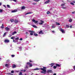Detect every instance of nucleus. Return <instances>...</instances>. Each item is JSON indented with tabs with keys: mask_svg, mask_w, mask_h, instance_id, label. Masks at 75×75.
Segmentation results:
<instances>
[{
	"mask_svg": "<svg viewBox=\"0 0 75 75\" xmlns=\"http://www.w3.org/2000/svg\"><path fill=\"white\" fill-rule=\"evenodd\" d=\"M47 68L46 67H43V68H41L40 69L41 70H42V71L41 72V73L42 74H46V73L45 72H46V69Z\"/></svg>",
	"mask_w": 75,
	"mask_h": 75,
	"instance_id": "nucleus-1",
	"label": "nucleus"
},
{
	"mask_svg": "<svg viewBox=\"0 0 75 75\" xmlns=\"http://www.w3.org/2000/svg\"><path fill=\"white\" fill-rule=\"evenodd\" d=\"M26 64L29 65L30 67H33L32 64L30 63V62H27L26 63Z\"/></svg>",
	"mask_w": 75,
	"mask_h": 75,
	"instance_id": "nucleus-2",
	"label": "nucleus"
},
{
	"mask_svg": "<svg viewBox=\"0 0 75 75\" xmlns=\"http://www.w3.org/2000/svg\"><path fill=\"white\" fill-rule=\"evenodd\" d=\"M28 31L29 32V33H30V35H33V33H34V31H31V30H29Z\"/></svg>",
	"mask_w": 75,
	"mask_h": 75,
	"instance_id": "nucleus-3",
	"label": "nucleus"
},
{
	"mask_svg": "<svg viewBox=\"0 0 75 75\" xmlns=\"http://www.w3.org/2000/svg\"><path fill=\"white\" fill-rule=\"evenodd\" d=\"M32 21L34 22L35 24H37V23H38V21H35V20H34V19H33L32 20Z\"/></svg>",
	"mask_w": 75,
	"mask_h": 75,
	"instance_id": "nucleus-4",
	"label": "nucleus"
},
{
	"mask_svg": "<svg viewBox=\"0 0 75 75\" xmlns=\"http://www.w3.org/2000/svg\"><path fill=\"white\" fill-rule=\"evenodd\" d=\"M5 29L6 31H10V28H8V27H6L5 28Z\"/></svg>",
	"mask_w": 75,
	"mask_h": 75,
	"instance_id": "nucleus-5",
	"label": "nucleus"
},
{
	"mask_svg": "<svg viewBox=\"0 0 75 75\" xmlns=\"http://www.w3.org/2000/svg\"><path fill=\"white\" fill-rule=\"evenodd\" d=\"M50 73H52V70H48L47 71V73H50Z\"/></svg>",
	"mask_w": 75,
	"mask_h": 75,
	"instance_id": "nucleus-6",
	"label": "nucleus"
},
{
	"mask_svg": "<svg viewBox=\"0 0 75 75\" xmlns=\"http://www.w3.org/2000/svg\"><path fill=\"white\" fill-rule=\"evenodd\" d=\"M12 13H15L17 11V9H15L13 11H12Z\"/></svg>",
	"mask_w": 75,
	"mask_h": 75,
	"instance_id": "nucleus-7",
	"label": "nucleus"
},
{
	"mask_svg": "<svg viewBox=\"0 0 75 75\" xmlns=\"http://www.w3.org/2000/svg\"><path fill=\"white\" fill-rule=\"evenodd\" d=\"M16 68V65L15 64H13L12 68Z\"/></svg>",
	"mask_w": 75,
	"mask_h": 75,
	"instance_id": "nucleus-8",
	"label": "nucleus"
},
{
	"mask_svg": "<svg viewBox=\"0 0 75 75\" xmlns=\"http://www.w3.org/2000/svg\"><path fill=\"white\" fill-rule=\"evenodd\" d=\"M60 30L61 31H62V33H64L65 31H64V30H63V29L60 28Z\"/></svg>",
	"mask_w": 75,
	"mask_h": 75,
	"instance_id": "nucleus-9",
	"label": "nucleus"
},
{
	"mask_svg": "<svg viewBox=\"0 0 75 75\" xmlns=\"http://www.w3.org/2000/svg\"><path fill=\"white\" fill-rule=\"evenodd\" d=\"M10 41H9V40H4V42H5L6 43H8Z\"/></svg>",
	"mask_w": 75,
	"mask_h": 75,
	"instance_id": "nucleus-10",
	"label": "nucleus"
},
{
	"mask_svg": "<svg viewBox=\"0 0 75 75\" xmlns=\"http://www.w3.org/2000/svg\"><path fill=\"white\" fill-rule=\"evenodd\" d=\"M56 67H61V65H59V64H56Z\"/></svg>",
	"mask_w": 75,
	"mask_h": 75,
	"instance_id": "nucleus-11",
	"label": "nucleus"
},
{
	"mask_svg": "<svg viewBox=\"0 0 75 75\" xmlns=\"http://www.w3.org/2000/svg\"><path fill=\"white\" fill-rule=\"evenodd\" d=\"M39 34H44V33L42 32V30H41L39 33Z\"/></svg>",
	"mask_w": 75,
	"mask_h": 75,
	"instance_id": "nucleus-12",
	"label": "nucleus"
},
{
	"mask_svg": "<svg viewBox=\"0 0 75 75\" xmlns=\"http://www.w3.org/2000/svg\"><path fill=\"white\" fill-rule=\"evenodd\" d=\"M32 13H33V12H28L26 13L25 14V15H27V14H32Z\"/></svg>",
	"mask_w": 75,
	"mask_h": 75,
	"instance_id": "nucleus-13",
	"label": "nucleus"
},
{
	"mask_svg": "<svg viewBox=\"0 0 75 75\" xmlns=\"http://www.w3.org/2000/svg\"><path fill=\"white\" fill-rule=\"evenodd\" d=\"M25 69H28V66L27 65L25 66L24 67Z\"/></svg>",
	"mask_w": 75,
	"mask_h": 75,
	"instance_id": "nucleus-14",
	"label": "nucleus"
},
{
	"mask_svg": "<svg viewBox=\"0 0 75 75\" xmlns=\"http://www.w3.org/2000/svg\"><path fill=\"white\" fill-rule=\"evenodd\" d=\"M50 1L49 0L47 1H46L45 2V4H47L48 3H50Z\"/></svg>",
	"mask_w": 75,
	"mask_h": 75,
	"instance_id": "nucleus-15",
	"label": "nucleus"
},
{
	"mask_svg": "<svg viewBox=\"0 0 75 75\" xmlns=\"http://www.w3.org/2000/svg\"><path fill=\"white\" fill-rule=\"evenodd\" d=\"M15 34H17V32L16 31H14V32L12 33V35H14Z\"/></svg>",
	"mask_w": 75,
	"mask_h": 75,
	"instance_id": "nucleus-16",
	"label": "nucleus"
},
{
	"mask_svg": "<svg viewBox=\"0 0 75 75\" xmlns=\"http://www.w3.org/2000/svg\"><path fill=\"white\" fill-rule=\"evenodd\" d=\"M39 69H40L37 68L33 69V71H37V70H39Z\"/></svg>",
	"mask_w": 75,
	"mask_h": 75,
	"instance_id": "nucleus-17",
	"label": "nucleus"
},
{
	"mask_svg": "<svg viewBox=\"0 0 75 75\" xmlns=\"http://www.w3.org/2000/svg\"><path fill=\"white\" fill-rule=\"evenodd\" d=\"M25 6H22L21 8V9L22 10H24V9H25Z\"/></svg>",
	"mask_w": 75,
	"mask_h": 75,
	"instance_id": "nucleus-18",
	"label": "nucleus"
},
{
	"mask_svg": "<svg viewBox=\"0 0 75 75\" xmlns=\"http://www.w3.org/2000/svg\"><path fill=\"white\" fill-rule=\"evenodd\" d=\"M32 26L33 27H34V28H37V27L36 25H33Z\"/></svg>",
	"mask_w": 75,
	"mask_h": 75,
	"instance_id": "nucleus-19",
	"label": "nucleus"
},
{
	"mask_svg": "<svg viewBox=\"0 0 75 75\" xmlns=\"http://www.w3.org/2000/svg\"><path fill=\"white\" fill-rule=\"evenodd\" d=\"M54 65V63H52L51 64H50V65H51V67H52Z\"/></svg>",
	"mask_w": 75,
	"mask_h": 75,
	"instance_id": "nucleus-20",
	"label": "nucleus"
},
{
	"mask_svg": "<svg viewBox=\"0 0 75 75\" xmlns=\"http://www.w3.org/2000/svg\"><path fill=\"white\" fill-rule=\"evenodd\" d=\"M16 23H18V21L17 20H16L14 21Z\"/></svg>",
	"mask_w": 75,
	"mask_h": 75,
	"instance_id": "nucleus-21",
	"label": "nucleus"
},
{
	"mask_svg": "<svg viewBox=\"0 0 75 75\" xmlns=\"http://www.w3.org/2000/svg\"><path fill=\"white\" fill-rule=\"evenodd\" d=\"M69 23H71V22L72 21V19H69Z\"/></svg>",
	"mask_w": 75,
	"mask_h": 75,
	"instance_id": "nucleus-22",
	"label": "nucleus"
},
{
	"mask_svg": "<svg viewBox=\"0 0 75 75\" xmlns=\"http://www.w3.org/2000/svg\"><path fill=\"white\" fill-rule=\"evenodd\" d=\"M6 32H5L4 33V34L3 35V37H4L6 36Z\"/></svg>",
	"mask_w": 75,
	"mask_h": 75,
	"instance_id": "nucleus-23",
	"label": "nucleus"
},
{
	"mask_svg": "<svg viewBox=\"0 0 75 75\" xmlns=\"http://www.w3.org/2000/svg\"><path fill=\"white\" fill-rule=\"evenodd\" d=\"M34 1H36V2H38L39 1H40V0H33Z\"/></svg>",
	"mask_w": 75,
	"mask_h": 75,
	"instance_id": "nucleus-24",
	"label": "nucleus"
},
{
	"mask_svg": "<svg viewBox=\"0 0 75 75\" xmlns=\"http://www.w3.org/2000/svg\"><path fill=\"white\" fill-rule=\"evenodd\" d=\"M56 25H60V24L57 22H56Z\"/></svg>",
	"mask_w": 75,
	"mask_h": 75,
	"instance_id": "nucleus-25",
	"label": "nucleus"
},
{
	"mask_svg": "<svg viewBox=\"0 0 75 75\" xmlns=\"http://www.w3.org/2000/svg\"><path fill=\"white\" fill-rule=\"evenodd\" d=\"M4 28V24H2V26H1V28Z\"/></svg>",
	"mask_w": 75,
	"mask_h": 75,
	"instance_id": "nucleus-26",
	"label": "nucleus"
},
{
	"mask_svg": "<svg viewBox=\"0 0 75 75\" xmlns=\"http://www.w3.org/2000/svg\"><path fill=\"white\" fill-rule=\"evenodd\" d=\"M5 67H8V64H6Z\"/></svg>",
	"mask_w": 75,
	"mask_h": 75,
	"instance_id": "nucleus-27",
	"label": "nucleus"
},
{
	"mask_svg": "<svg viewBox=\"0 0 75 75\" xmlns=\"http://www.w3.org/2000/svg\"><path fill=\"white\" fill-rule=\"evenodd\" d=\"M34 35L35 36H38V34H36V33H34Z\"/></svg>",
	"mask_w": 75,
	"mask_h": 75,
	"instance_id": "nucleus-28",
	"label": "nucleus"
},
{
	"mask_svg": "<svg viewBox=\"0 0 75 75\" xmlns=\"http://www.w3.org/2000/svg\"><path fill=\"white\" fill-rule=\"evenodd\" d=\"M11 22H14V20L13 19H11Z\"/></svg>",
	"mask_w": 75,
	"mask_h": 75,
	"instance_id": "nucleus-29",
	"label": "nucleus"
},
{
	"mask_svg": "<svg viewBox=\"0 0 75 75\" xmlns=\"http://www.w3.org/2000/svg\"><path fill=\"white\" fill-rule=\"evenodd\" d=\"M52 28H55V26L53 25L52 26Z\"/></svg>",
	"mask_w": 75,
	"mask_h": 75,
	"instance_id": "nucleus-30",
	"label": "nucleus"
},
{
	"mask_svg": "<svg viewBox=\"0 0 75 75\" xmlns=\"http://www.w3.org/2000/svg\"><path fill=\"white\" fill-rule=\"evenodd\" d=\"M18 39H19V38L18 37L15 38V40H16V41H17V40H18Z\"/></svg>",
	"mask_w": 75,
	"mask_h": 75,
	"instance_id": "nucleus-31",
	"label": "nucleus"
},
{
	"mask_svg": "<svg viewBox=\"0 0 75 75\" xmlns=\"http://www.w3.org/2000/svg\"><path fill=\"white\" fill-rule=\"evenodd\" d=\"M3 12V9H0V13H2Z\"/></svg>",
	"mask_w": 75,
	"mask_h": 75,
	"instance_id": "nucleus-32",
	"label": "nucleus"
},
{
	"mask_svg": "<svg viewBox=\"0 0 75 75\" xmlns=\"http://www.w3.org/2000/svg\"><path fill=\"white\" fill-rule=\"evenodd\" d=\"M57 66H54L53 67V68L54 69H56V68H57Z\"/></svg>",
	"mask_w": 75,
	"mask_h": 75,
	"instance_id": "nucleus-33",
	"label": "nucleus"
},
{
	"mask_svg": "<svg viewBox=\"0 0 75 75\" xmlns=\"http://www.w3.org/2000/svg\"><path fill=\"white\" fill-rule=\"evenodd\" d=\"M62 8H63V9H65V8H67V7H62Z\"/></svg>",
	"mask_w": 75,
	"mask_h": 75,
	"instance_id": "nucleus-34",
	"label": "nucleus"
},
{
	"mask_svg": "<svg viewBox=\"0 0 75 75\" xmlns=\"http://www.w3.org/2000/svg\"><path fill=\"white\" fill-rule=\"evenodd\" d=\"M7 6L8 7V8H10V5H7Z\"/></svg>",
	"mask_w": 75,
	"mask_h": 75,
	"instance_id": "nucleus-35",
	"label": "nucleus"
},
{
	"mask_svg": "<svg viewBox=\"0 0 75 75\" xmlns=\"http://www.w3.org/2000/svg\"><path fill=\"white\" fill-rule=\"evenodd\" d=\"M11 57H15V55L14 54L11 55Z\"/></svg>",
	"mask_w": 75,
	"mask_h": 75,
	"instance_id": "nucleus-36",
	"label": "nucleus"
},
{
	"mask_svg": "<svg viewBox=\"0 0 75 75\" xmlns=\"http://www.w3.org/2000/svg\"><path fill=\"white\" fill-rule=\"evenodd\" d=\"M50 11H48L47 12V14H50Z\"/></svg>",
	"mask_w": 75,
	"mask_h": 75,
	"instance_id": "nucleus-37",
	"label": "nucleus"
},
{
	"mask_svg": "<svg viewBox=\"0 0 75 75\" xmlns=\"http://www.w3.org/2000/svg\"><path fill=\"white\" fill-rule=\"evenodd\" d=\"M65 5V4H62L61 5V6H64Z\"/></svg>",
	"mask_w": 75,
	"mask_h": 75,
	"instance_id": "nucleus-38",
	"label": "nucleus"
},
{
	"mask_svg": "<svg viewBox=\"0 0 75 75\" xmlns=\"http://www.w3.org/2000/svg\"><path fill=\"white\" fill-rule=\"evenodd\" d=\"M66 28H69V26H68V25H66Z\"/></svg>",
	"mask_w": 75,
	"mask_h": 75,
	"instance_id": "nucleus-39",
	"label": "nucleus"
},
{
	"mask_svg": "<svg viewBox=\"0 0 75 75\" xmlns=\"http://www.w3.org/2000/svg\"><path fill=\"white\" fill-rule=\"evenodd\" d=\"M11 1H14L15 2H16L17 1L16 0H11Z\"/></svg>",
	"mask_w": 75,
	"mask_h": 75,
	"instance_id": "nucleus-40",
	"label": "nucleus"
},
{
	"mask_svg": "<svg viewBox=\"0 0 75 75\" xmlns=\"http://www.w3.org/2000/svg\"><path fill=\"white\" fill-rule=\"evenodd\" d=\"M19 75H22V72H20Z\"/></svg>",
	"mask_w": 75,
	"mask_h": 75,
	"instance_id": "nucleus-41",
	"label": "nucleus"
},
{
	"mask_svg": "<svg viewBox=\"0 0 75 75\" xmlns=\"http://www.w3.org/2000/svg\"><path fill=\"white\" fill-rule=\"evenodd\" d=\"M11 39H12V40H13V39L15 38L14 37H11Z\"/></svg>",
	"mask_w": 75,
	"mask_h": 75,
	"instance_id": "nucleus-42",
	"label": "nucleus"
},
{
	"mask_svg": "<svg viewBox=\"0 0 75 75\" xmlns=\"http://www.w3.org/2000/svg\"><path fill=\"white\" fill-rule=\"evenodd\" d=\"M71 4V5H74V4L72 3H70Z\"/></svg>",
	"mask_w": 75,
	"mask_h": 75,
	"instance_id": "nucleus-43",
	"label": "nucleus"
},
{
	"mask_svg": "<svg viewBox=\"0 0 75 75\" xmlns=\"http://www.w3.org/2000/svg\"><path fill=\"white\" fill-rule=\"evenodd\" d=\"M33 5H35V4H37L36 3H33Z\"/></svg>",
	"mask_w": 75,
	"mask_h": 75,
	"instance_id": "nucleus-44",
	"label": "nucleus"
},
{
	"mask_svg": "<svg viewBox=\"0 0 75 75\" xmlns=\"http://www.w3.org/2000/svg\"><path fill=\"white\" fill-rule=\"evenodd\" d=\"M40 21L42 22V23H44V21H42V20H41Z\"/></svg>",
	"mask_w": 75,
	"mask_h": 75,
	"instance_id": "nucleus-45",
	"label": "nucleus"
},
{
	"mask_svg": "<svg viewBox=\"0 0 75 75\" xmlns=\"http://www.w3.org/2000/svg\"><path fill=\"white\" fill-rule=\"evenodd\" d=\"M70 28H72V26L71 25H70Z\"/></svg>",
	"mask_w": 75,
	"mask_h": 75,
	"instance_id": "nucleus-46",
	"label": "nucleus"
},
{
	"mask_svg": "<svg viewBox=\"0 0 75 75\" xmlns=\"http://www.w3.org/2000/svg\"><path fill=\"white\" fill-rule=\"evenodd\" d=\"M29 62H33V61L32 60H29Z\"/></svg>",
	"mask_w": 75,
	"mask_h": 75,
	"instance_id": "nucleus-47",
	"label": "nucleus"
},
{
	"mask_svg": "<svg viewBox=\"0 0 75 75\" xmlns=\"http://www.w3.org/2000/svg\"><path fill=\"white\" fill-rule=\"evenodd\" d=\"M39 24H40V25H42V23H39Z\"/></svg>",
	"mask_w": 75,
	"mask_h": 75,
	"instance_id": "nucleus-48",
	"label": "nucleus"
},
{
	"mask_svg": "<svg viewBox=\"0 0 75 75\" xmlns=\"http://www.w3.org/2000/svg\"><path fill=\"white\" fill-rule=\"evenodd\" d=\"M3 6H4V7H5V8H6V5H3Z\"/></svg>",
	"mask_w": 75,
	"mask_h": 75,
	"instance_id": "nucleus-49",
	"label": "nucleus"
},
{
	"mask_svg": "<svg viewBox=\"0 0 75 75\" xmlns=\"http://www.w3.org/2000/svg\"><path fill=\"white\" fill-rule=\"evenodd\" d=\"M20 41H22V40H23V39L22 38H21L20 39Z\"/></svg>",
	"mask_w": 75,
	"mask_h": 75,
	"instance_id": "nucleus-50",
	"label": "nucleus"
},
{
	"mask_svg": "<svg viewBox=\"0 0 75 75\" xmlns=\"http://www.w3.org/2000/svg\"><path fill=\"white\" fill-rule=\"evenodd\" d=\"M11 73H14V71H11Z\"/></svg>",
	"mask_w": 75,
	"mask_h": 75,
	"instance_id": "nucleus-51",
	"label": "nucleus"
},
{
	"mask_svg": "<svg viewBox=\"0 0 75 75\" xmlns=\"http://www.w3.org/2000/svg\"><path fill=\"white\" fill-rule=\"evenodd\" d=\"M8 74H9V75H13V74H11V73H8Z\"/></svg>",
	"mask_w": 75,
	"mask_h": 75,
	"instance_id": "nucleus-52",
	"label": "nucleus"
},
{
	"mask_svg": "<svg viewBox=\"0 0 75 75\" xmlns=\"http://www.w3.org/2000/svg\"><path fill=\"white\" fill-rule=\"evenodd\" d=\"M10 60H7V62H10Z\"/></svg>",
	"mask_w": 75,
	"mask_h": 75,
	"instance_id": "nucleus-53",
	"label": "nucleus"
},
{
	"mask_svg": "<svg viewBox=\"0 0 75 75\" xmlns=\"http://www.w3.org/2000/svg\"><path fill=\"white\" fill-rule=\"evenodd\" d=\"M12 35H10L9 36V37H12Z\"/></svg>",
	"mask_w": 75,
	"mask_h": 75,
	"instance_id": "nucleus-54",
	"label": "nucleus"
},
{
	"mask_svg": "<svg viewBox=\"0 0 75 75\" xmlns=\"http://www.w3.org/2000/svg\"><path fill=\"white\" fill-rule=\"evenodd\" d=\"M75 13V11L72 12V14H74V13Z\"/></svg>",
	"mask_w": 75,
	"mask_h": 75,
	"instance_id": "nucleus-55",
	"label": "nucleus"
},
{
	"mask_svg": "<svg viewBox=\"0 0 75 75\" xmlns=\"http://www.w3.org/2000/svg\"><path fill=\"white\" fill-rule=\"evenodd\" d=\"M26 34L27 35H28V32H26Z\"/></svg>",
	"mask_w": 75,
	"mask_h": 75,
	"instance_id": "nucleus-56",
	"label": "nucleus"
},
{
	"mask_svg": "<svg viewBox=\"0 0 75 75\" xmlns=\"http://www.w3.org/2000/svg\"><path fill=\"white\" fill-rule=\"evenodd\" d=\"M52 33H55V31L54 30L52 31Z\"/></svg>",
	"mask_w": 75,
	"mask_h": 75,
	"instance_id": "nucleus-57",
	"label": "nucleus"
},
{
	"mask_svg": "<svg viewBox=\"0 0 75 75\" xmlns=\"http://www.w3.org/2000/svg\"><path fill=\"white\" fill-rule=\"evenodd\" d=\"M13 42H15V40H13Z\"/></svg>",
	"mask_w": 75,
	"mask_h": 75,
	"instance_id": "nucleus-58",
	"label": "nucleus"
},
{
	"mask_svg": "<svg viewBox=\"0 0 75 75\" xmlns=\"http://www.w3.org/2000/svg\"><path fill=\"white\" fill-rule=\"evenodd\" d=\"M53 75H57V74H56V73H54L53 74Z\"/></svg>",
	"mask_w": 75,
	"mask_h": 75,
	"instance_id": "nucleus-59",
	"label": "nucleus"
},
{
	"mask_svg": "<svg viewBox=\"0 0 75 75\" xmlns=\"http://www.w3.org/2000/svg\"><path fill=\"white\" fill-rule=\"evenodd\" d=\"M74 70H75V66H74Z\"/></svg>",
	"mask_w": 75,
	"mask_h": 75,
	"instance_id": "nucleus-60",
	"label": "nucleus"
},
{
	"mask_svg": "<svg viewBox=\"0 0 75 75\" xmlns=\"http://www.w3.org/2000/svg\"><path fill=\"white\" fill-rule=\"evenodd\" d=\"M0 6H1V3H0Z\"/></svg>",
	"mask_w": 75,
	"mask_h": 75,
	"instance_id": "nucleus-61",
	"label": "nucleus"
},
{
	"mask_svg": "<svg viewBox=\"0 0 75 75\" xmlns=\"http://www.w3.org/2000/svg\"><path fill=\"white\" fill-rule=\"evenodd\" d=\"M25 38H28V36H26V37H25Z\"/></svg>",
	"mask_w": 75,
	"mask_h": 75,
	"instance_id": "nucleus-62",
	"label": "nucleus"
},
{
	"mask_svg": "<svg viewBox=\"0 0 75 75\" xmlns=\"http://www.w3.org/2000/svg\"><path fill=\"white\" fill-rule=\"evenodd\" d=\"M25 71H26L25 70H23V72H25Z\"/></svg>",
	"mask_w": 75,
	"mask_h": 75,
	"instance_id": "nucleus-63",
	"label": "nucleus"
},
{
	"mask_svg": "<svg viewBox=\"0 0 75 75\" xmlns=\"http://www.w3.org/2000/svg\"><path fill=\"white\" fill-rule=\"evenodd\" d=\"M73 3H75V1H73Z\"/></svg>",
	"mask_w": 75,
	"mask_h": 75,
	"instance_id": "nucleus-64",
	"label": "nucleus"
}]
</instances>
